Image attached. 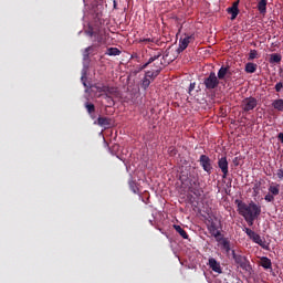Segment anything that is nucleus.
<instances>
[{
    "label": "nucleus",
    "instance_id": "20",
    "mask_svg": "<svg viewBox=\"0 0 283 283\" xmlns=\"http://www.w3.org/2000/svg\"><path fill=\"white\" fill-rule=\"evenodd\" d=\"M128 185H129V189H130V191H133V193H140V189L138 188V184H136V181L130 179L128 181Z\"/></svg>",
    "mask_w": 283,
    "mask_h": 283
},
{
    "label": "nucleus",
    "instance_id": "25",
    "mask_svg": "<svg viewBox=\"0 0 283 283\" xmlns=\"http://www.w3.org/2000/svg\"><path fill=\"white\" fill-rule=\"evenodd\" d=\"M270 193H272V196H279L280 195V188L277 186H271L269 188Z\"/></svg>",
    "mask_w": 283,
    "mask_h": 283
},
{
    "label": "nucleus",
    "instance_id": "26",
    "mask_svg": "<svg viewBox=\"0 0 283 283\" xmlns=\"http://www.w3.org/2000/svg\"><path fill=\"white\" fill-rule=\"evenodd\" d=\"M85 108L87 109L88 114H92L95 111V106L92 103H86Z\"/></svg>",
    "mask_w": 283,
    "mask_h": 283
},
{
    "label": "nucleus",
    "instance_id": "9",
    "mask_svg": "<svg viewBox=\"0 0 283 283\" xmlns=\"http://www.w3.org/2000/svg\"><path fill=\"white\" fill-rule=\"evenodd\" d=\"M200 165H201L202 169L207 171V174H209L212 169L211 159L207 155L200 156Z\"/></svg>",
    "mask_w": 283,
    "mask_h": 283
},
{
    "label": "nucleus",
    "instance_id": "1",
    "mask_svg": "<svg viewBox=\"0 0 283 283\" xmlns=\"http://www.w3.org/2000/svg\"><path fill=\"white\" fill-rule=\"evenodd\" d=\"M235 205L238 207L239 216H242L245 222H248L250 227H253V222H255L256 218H260V214L262 213V207L253 201L247 205L238 199L235 200Z\"/></svg>",
    "mask_w": 283,
    "mask_h": 283
},
{
    "label": "nucleus",
    "instance_id": "3",
    "mask_svg": "<svg viewBox=\"0 0 283 283\" xmlns=\"http://www.w3.org/2000/svg\"><path fill=\"white\" fill-rule=\"evenodd\" d=\"M244 233L254 242V244H259L261 249H264L265 251H269V243H266V239L260 237V234L255 233V231L244 228L243 229Z\"/></svg>",
    "mask_w": 283,
    "mask_h": 283
},
{
    "label": "nucleus",
    "instance_id": "31",
    "mask_svg": "<svg viewBox=\"0 0 283 283\" xmlns=\"http://www.w3.org/2000/svg\"><path fill=\"white\" fill-rule=\"evenodd\" d=\"M105 98L107 99V103H109V105H114V99L112 98V96L105 95Z\"/></svg>",
    "mask_w": 283,
    "mask_h": 283
},
{
    "label": "nucleus",
    "instance_id": "22",
    "mask_svg": "<svg viewBox=\"0 0 283 283\" xmlns=\"http://www.w3.org/2000/svg\"><path fill=\"white\" fill-rule=\"evenodd\" d=\"M282 61V55L277 53H273L270 55V63H281Z\"/></svg>",
    "mask_w": 283,
    "mask_h": 283
},
{
    "label": "nucleus",
    "instance_id": "33",
    "mask_svg": "<svg viewBox=\"0 0 283 283\" xmlns=\"http://www.w3.org/2000/svg\"><path fill=\"white\" fill-rule=\"evenodd\" d=\"M193 90H196V83H190L189 92H193Z\"/></svg>",
    "mask_w": 283,
    "mask_h": 283
},
{
    "label": "nucleus",
    "instance_id": "30",
    "mask_svg": "<svg viewBox=\"0 0 283 283\" xmlns=\"http://www.w3.org/2000/svg\"><path fill=\"white\" fill-rule=\"evenodd\" d=\"M282 88H283V83L282 82H279L275 84V92H282Z\"/></svg>",
    "mask_w": 283,
    "mask_h": 283
},
{
    "label": "nucleus",
    "instance_id": "5",
    "mask_svg": "<svg viewBox=\"0 0 283 283\" xmlns=\"http://www.w3.org/2000/svg\"><path fill=\"white\" fill-rule=\"evenodd\" d=\"M255 107H258V98L255 97H245L241 102V109L243 112H252Z\"/></svg>",
    "mask_w": 283,
    "mask_h": 283
},
{
    "label": "nucleus",
    "instance_id": "19",
    "mask_svg": "<svg viewBox=\"0 0 283 283\" xmlns=\"http://www.w3.org/2000/svg\"><path fill=\"white\" fill-rule=\"evenodd\" d=\"M266 0H261L258 3V10L260 12V14H266Z\"/></svg>",
    "mask_w": 283,
    "mask_h": 283
},
{
    "label": "nucleus",
    "instance_id": "6",
    "mask_svg": "<svg viewBox=\"0 0 283 283\" xmlns=\"http://www.w3.org/2000/svg\"><path fill=\"white\" fill-rule=\"evenodd\" d=\"M207 229H208L210 235H212V238H214L218 242H220V240H222V232H220V230H218V224H216V222H213V220L208 221Z\"/></svg>",
    "mask_w": 283,
    "mask_h": 283
},
{
    "label": "nucleus",
    "instance_id": "34",
    "mask_svg": "<svg viewBox=\"0 0 283 283\" xmlns=\"http://www.w3.org/2000/svg\"><path fill=\"white\" fill-rule=\"evenodd\" d=\"M98 92H107V86L97 87Z\"/></svg>",
    "mask_w": 283,
    "mask_h": 283
},
{
    "label": "nucleus",
    "instance_id": "21",
    "mask_svg": "<svg viewBox=\"0 0 283 283\" xmlns=\"http://www.w3.org/2000/svg\"><path fill=\"white\" fill-rule=\"evenodd\" d=\"M106 54L108 56H119L120 50H118V48H109V49H107Z\"/></svg>",
    "mask_w": 283,
    "mask_h": 283
},
{
    "label": "nucleus",
    "instance_id": "18",
    "mask_svg": "<svg viewBox=\"0 0 283 283\" xmlns=\"http://www.w3.org/2000/svg\"><path fill=\"white\" fill-rule=\"evenodd\" d=\"M272 107H274V109H277V112H283V99L282 98L274 99L272 102Z\"/></svg>",
    "mask_w": 283,
    "mask_h": 283
},
{
    "label": "nucleus",
    "instance_id": "4",
    "mask_svg": "<svg viewBox=\"0 0 283 283\" xmlns=\"http://www.w3.org/2000/svg\"><path fill=\"white\" fill-rule=\"evenodd\" d=\"M232 258H233L235 264L243 271L251 270V263H249V260L247 259V256L237 254L235 251L232 250Z\"/></svg>",
    "mask_w": 283,
    "mask_h": 283
},
{
    "label": "nucleus",
    "instance_id": "7",
    "mask_svg": "<svg viewBox=\"0 0 283 283\" xmlns=\"http://www.w3.org/2000/svg\"><path fill=\"white\" fill-rule=\"evenodd\" d=\"M219 83L220 82L218 81V76H216V73H210V75L205 80V85L207 90H216Z\"/></svg>",
    "mask_w": 283,
    "mask_h": 283
},
{
    "label": "nucleus",
    "instance_id": "28",
    "mask_svg": "<svg viewBox=\"0 0 283 283\" xmlns=\"http://www.w3.org/2000/svg\"><path fill=\"white\" fill-rule=\"evenodd\" d=\"M264 200L266 201V202H273V200H275V197H273V195H266L265 197H264Z\"/></svg>",
    "mask_w": 283,
    "mask_h": 283
},
{
    "label": "nucleus",
    "instance_id": "23",
    "mask_svg": "<svg viewBox=\"0 0 283 283\" xmlns=\"http://www.w3.org/2000/svg\"><path fill=\"white\" fill-rule=\"evenodd\" d=\"M227 72H229V69H227V67H221V69L218 71V78H220V80L224 78V76H227Z\"/></svg>",
    "mask_w": 283,
    "mask_h": 283
},
{
    "label": "nucleus",
    "instance_id": "29",
    "mask_svg": "<svg viewBox=\"0 0 283 283\" xmlns=\"http://www.w3.org/2000/svg\"><path fill=\"white\" fill-rule=\"evenodd\" d=\"M140 43H145V45H147V43H154V39L151 38L142 39Z\"/></svg>",
    "mask_w": 283,
    "mask_h": 283
},
{
    "label": "nucleus",
    "instance_id": "10",
    "mask_svg": "<svg viewBox=\"0 0 283 283\" xmlns=\"http://www.w3.org/2000/svg\"><path fill=\"white\" fill-rule=\"evenodd\" d=\"M192 39H193L192 35H187L184 39H180L178 52H185V50H187V48H189V43H191Z\"/></svg>",
    "mask_w": 283,
    "mask_h": 283
},
{
    "label": "nucleus",
    "instance_id": "13",
    "mask_svg": "<svg viewBox=\"0 0 283 283\" xmlns=\"http://www.w3.org/2000/svg\"><path fill=\"white\" fill-rule=\"evenodd\" d=\"M174 229L177 231V233H179V235H181V238H184V240H189V234H187V231H185L182 227L174 224Z\"/></svg>",
    "mask_w": 283,
    "mask_h": 283
},
{
    "label": "nucleus",
    "instance_id": "35",
    "mask_svg": "<svg viewBox=\"0 0 283 283\" xmlns=\"http://www.w3.org/2000/svg\"><path fill=\"white\" fill-rule=\"evenodd\" d=\"M82 81H83L84 87H87V84L85 83V73H84V75L82 76Z\"/></svg>",
    "mask_w": 283,
    "mask_h": 283
},
{
    "label": "nucleus",
    "instance_id": "16",
    "mask_svg": "<svg viewBox=\"0 0 283 283\" xmlns=\"http://www.w3.org/2000/svg\"><path fill=\"white\" fill-rule=\"evenodd\" d=\"M219 242H221V247L222 249H224L226 253H229L231 251V243L229 242L228 239L222 238V234L221 240Z\"/></svg>",
    "mask_w": 283,
    "mask_h": 283
},
{
    "label": "nucleus",
    "instance_id": "2",
    "mask_svg": "<svg viewBox=\"0 0 283 283\" xmlns=\"http://www.w3.org/2000/svg\"><path fill=\"white\" fill-rule=\"evenodd\" d=\"M160 56H163V53L158 52L157 54L149 57L148 62L142 66V70H145V67H147V65H151V63H154V69L151 71L146 72V75H145L146 78L154 81L156 78V76H158V74H160V70H163V67L165 66L163 64V60H160Z\"/></svg>",
    "mask_w": 283,
    "mask_h": 283
},
{
    "label": "nucleus",
    "instance_id": "14",
    "mask_svg": "<svg viewBox=\"0 0 283 283\" xmlns=\"http://www.w3.org/2000/svg\"><path fill=\"white\" fill-rule=\"evenodd\" d=\"M111 123H112V119H109L108 117L97 118V125H99V127H109Z\"/></svg>",
    "mask_w": 283,
    "mask_h": 283
},
{
    "label": "nucleus",
    "instance_id": "17",
    "mask_svg": "<svg viewBox=\"0 0 283 283\" xmlns=\"http://www.w3.org/2000/svg\"><path fill=\"white\" fill-rule=\"evenodd\" d=\"M256 70H258V64L251 63V62H249V63L245 64V72H247L248 74H254V72H255Z\"/></svg>",
    "mask_w": 283,
    "mask_h": 283
},
{
    "label": "nucleus",
    "instance_id": "27",
    "mask_svg": "<svg viewBox=\"0 0 283 283\" xmlns=\"http://www.w3.org/2000/svg\"><path fill=\"white\" fill-rule=\"evenodd\" d=\"M253 59H258V51L256 50H251L249 53V60L253 61Z\"/></svg>",
    "mask_w": 283,
    "mask_h": 283
},
{
    "label": "nucleus",
    "instance_id": "12",
    "mask_svg": "<svg viewBox=\"0 0 283 283\" xmlns=\"http://www.w3.org/2000/svg\"><path fill=\"white\" fill-rule=\"evenodd\" d=\"M228 14H231V21L235 20L238 14H240V9H238V2H234L232 7L228 8Z\"/></svg>",
    "mask_w": 283,
    "mask_h": 283
},
{
    "label": "nucleus",
    "instance_id": "11",
    "mask_svg": "<svg viewBox=\"0 0 283 283\" xmlns=\"http://www.w3.org/2000/svg\"><path fill=\"white\" fill-rule=\"evenodd\" d=\"M208 266L214 272V273H222V266L220 265V262L213 258H209L208 260Z\"/></svg>",
    "mask_w": 283,
    "mask_h": 283
},
{
    "label": "nucleus",
    "instance_id": "8",
    "mask_svg": "<svg viewBox=\"0 0 283 283\" xmlns=\"http://www.w3.org/2000/svg\"><path fill=\"white\" fill-rule=\"evenodd\" d=\"M218 167L222 171V178H227L229 176V161H227V157H221L218 161Z\"/></svg>",
    "mask_w": 283,
    "mask_h": 283
},
{
    "label": "nucleus",
    "instance_id": "15",
    "mask_svg": "<svg viewBox=\"0 0 283 283\" xmlns=\"http://www.w3.org/2000/svg\"><path fill=\"white\" fill-rule=\"evenodd\" d=\"M261 266L263 269H273V263L271 262V259H269L268 256H262Z\"/></svg>",
    "mask_w": 283,
    "mask_h": 283
},
{
    "label": "nucleus",
    "instance_id": "32",
    "mask_svg": "<svg viewBox=\"0 0 283 283\" xmlns=\"http://www.w3.org/2000/svg\"><path fill=\"white\" fill-rule=\"evenodd\" d=\"M277 178H280V180L283 179V169H279L276 172Z\"/></svg>",
    "mask_w": 283,
    "mask_h": 283
},
{
    "label": "nucleus",
    "instance_id": "36",
    "mask_svg": "<svg viewBox=\"0 0 283 283\" xmlns=\"http://www.w3.org/2000/svg\"><path fill=\"white\" fill-rule=\"evenodd\" d=\"M277 137L281 140V143L283 144V133H280Z\"/></svg>",
    "mask_w": 283,
    "mask_h": 283
},
{
    "label": "nucleus",
    "instance_id": "24",
    "mask_svg": "<svg viewBox=\"0 0 283 283\" xmlns=\"http://www.w3.org/2000/svg\"><path fill=\"white\" fill-rule=\"evenodd\" d=\"M151 81L153 80H149V77L145 76L142 82L143 90H147V87H149V85H151Z\"/></svg>",
    "mask_w": 283,
    "mask_h": 283
},
{
    "label": "nucleus",
    "instance_id": "37",
    "mask_svg": "<svg viewBox=\"0 0 283 283\" xmlns=\"http://www.w3.org/2000/svg\"><path fill=\"white\" fill-rule=\"evenodd\" d=\"M233 164H234L235 166H238V157H235V158L233 159Z\"/></svg>",
    "mask_w": 283,
    "mask_h": 283
}]
</instances>
